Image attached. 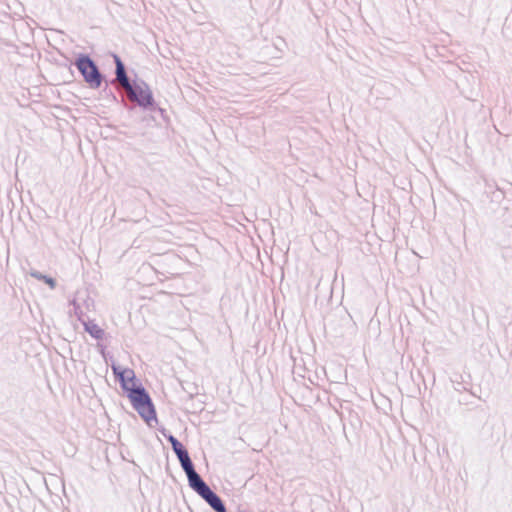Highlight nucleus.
Wrapping results in <instances>:
<instances>
[{
    "instance_id": "obj_1",
    "label": "nucleus",
    "mask_w": 512,
    "mask_h": 512,
    "mask_svg": "<svg viewBox=\"0 0 512 512\" xmlns=\"http://www.w3.org/2000/svg\"><path fill=\"white\" fill-rule=\"evenodd\" d=\"M133 408L139 413L148 425L157 422L156 411L150 396L144 388L140 387L127 394Z\"/></svg>"
},
{
    "instance_id": "obj_2",
    "label": "nucleus",
    "mask_w": 512,
    "mask_h": 512,
    "mask_svg": "<svg viewBox=\"0 0 512 512\" xmlns=\"http://www.w3.org/2000/svg\"><path fill=\"white\" fill-rule=\"evenodd\" d=\"M76 67L84 77V80L91 88H99L102 82L101 75L94 62L86 55L76 60Z\"/></svg>"
},
{
    "instance_id": "obj_3",
    "label": "nucleus",
    "mask_w": 512,
    "mask_h": 512,
    "mask_svg": "<svg viewBox=\"0 0 512 512\" xmlns=\"http://www.w3.org/2000/svg\"><path fill=\"white\" fill-rule=\"evenodd\" d=\"M112 370L115 376L119 379L121 387L127 394L140 388L135 377V373L130 368H124L120 365L112 364Z\"/></svg>"
},
{
    "instance_id": "obj_4",
    "label": "nucleus",
    "mask_w": 512,
    "mask_h": 512,
    "mask_svg": "<svg viewBox=\"0 0 512 512\" xmlns=\"http://www.w3.org/2000/svg\"><path fill=\"white\" fill-rule=\"evenodd\" d=\"M217 512H226L221 499L206 485L204 481L192 488Z\"/></svg>"
},
{
    "instance_id": "obj_5",
    "label": "nucleus",
    "mask_w": 512,
    "mask_h": 512,
    "mask_svg": "<svg viewBox=\"0 0 512 512\" xmlns=\"http://www.w3.org/2000/svg\"><path fill=\"white\" fill-rule=\"evenodd\" d=\"M127 93L132 101H136L143 107H147L153 104L152 93L147 87H131V90H128Z\"/></svg>"
},
{
    "instance_id": "obj_6",
    "label": "nucleus",
    "mask_w": 512,
    "mask_h": 512,
    "mask_svg": "<svg viewBox=\"0 0 512 512\" xmlns=\"http://www.w3.org/2000/svg\"><path fill=\"white\" fill-rule=\"evenodd\" d=\"M182 468L187 474L189 485L191 488L195 487L197 484L202 482L203 480L200 478V476L196 473V471L193 468L192 462L189 459H184L183 462H181Z\"/></svg>"
},
{
    "instance_id": "obj_7",
    "label": "nucleus",
    "mask_w": 512,
    "mask_h": 512,
    "mask_svg": "<svg viewBox=\"0 0 512 512\" xmlns=\"http://www.w3.org/2000/svg\"><path fill=\"white\" fill-rule=\"evenodd\" d=\"M116 75L117 80L120 82L121 86L126 90H131V84L126 76L124 65L122 64L119 58H116Z\"/></svg>"
},
{
    "instance_id": "obj_8",
    "label": "nucleus",
    "mask_w": 512,
    "mask_h": 512,
    "mask_svg": "<svg viewBox=\"0 0 512 512\" xmlns=\"http://www.w3.org/2000/svg\"><path fill=\"white\" fill-rule=\"evenodd\" d=\"M86 332L96 339H101L104 336V330L94 321H88L84 324Z\"/></svg>"
},
{
    "instance_id": "obj_9",
    "label": "nucleus",
    "mask_w": 512,
    "mask_h": 512,
    "mask_svg": "<svg viewBox=\"0 0 512 512\" xmlns=\"http://www.w3.org/2000/svg\"><path fill=\"white\" fill-rule=\"evenodd\" d=\"M169 441L175 453L183 449V445L175 437L170 436Z\"/></svg>"
},
{
    "instance_id": "obj_10",
    "label": "nucleus",
    "mask_w": 512,
    "mask_h": 512,
    "mask_svg": "<svg viewBox=\"0 0 512 512\" xmlns=\"http://www.w3.org/2000/svg\"><path fill=\"white\" fill-rule=\"evenodd\" d=\"M176 455L180 462H183L184 459H189V455L184 448L182 450H180L179 452H176Z\"/></svg>"
}]
</instances>
